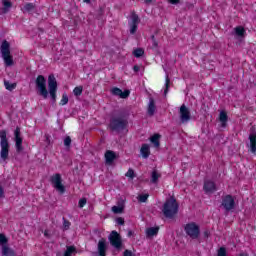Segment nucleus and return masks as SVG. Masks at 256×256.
Listing matches in <instances>:
<instances>
[{
  "label": "nucleus",
  "mask_w": 256,
  "mask_h": 256,
  "mask_svg": "<svg viewBox=\"0 0 256 256\" xmlns=\"http://www.w3.org/2000/svg\"><path fill=\"white\" fill-rule=\"evenodd\" d=\"M129 125V110L121 109L110 117L108 128L114 133L125 131Z\"/></svg>",
  "instance_id": "nucleus-1"
},
{
  "label": "nucleus",
  "mask_w": 256,
  "mask_h": 256,
  "mask_svg": "<svg viewBox=\"0 0 256 256\" xmlns=\"http://www.w3.org/2000/svg\"><path fill=\"white\" fill-rule=\"evenodd\" d=\"M162 213L166 219H174L175 215L179 213V203L175 197L166 199L162 207Z\"/></svg>",
  "instance_id": "nucleus-2"
},
{
  "label": "nucleus",
  "mask_w": 256,
  "mask_h": 256,
  "mask_svg": "<svg viewBox=\"0 0 256 256\" xmlns=\"http://www.w3.org/2000/svg\"><path fill=\"white\" fill-rule=\"evenodd\" d=\"M0 157L3 161L9 159V139H7V131L0 130Z\"/></svg>",
  "instance_id": "nucleus-3"
},
{
  "label": "nucleus",
  "mask_w": 256,
  "mask_h": 256,
  "mask_svg": "<svg viewBox=\"0 0 256 256\" xmlns=\"http://www.w3.org/2000/svg\"><path fill=\"white\" fill-rule=\"evenodd\" d=\"M1 54L6 67H13V56H11L10 44L4 40L1 44Z\"/></svg>",
  "instance_id": "nucleus-4"
},
{
  "label": "nucleus",
  "mask_w": 256,
  "mask_h": 256,
  "mask_svg": "<svg viewBox=\"0 0 256 256\" xmlns=\"http://www.w3.org/2000/svg\"><path fill=\"white\" fill-rule=\"evenodd\" d=\"M35 85L38 94L43 97V99H47V97H49V91L47 90V79H45V76L38 75L35 80Z\"/></svg>",
  "instance_id": "nucleus-5"
},
{
  "label": "nucleus",
  "mask_w": 256,
  "mask_h": 256,
  "mask_svg": "<svg viewBox=\"0 0 256 256\" xmlns=\"http://www.w3.org/2000/svg\"><path fill=\"white\" fill-rule=\"evenodd\" d=\"M184 231L190 239H199V235H201V228L195 222L186 224L184 226Z\"/></svg>",
  "instance_id": "nucleus-6"
},
{
  "label": "nucleus",
  "mask_w": 256,
  "mask_h": 256,
  "mask_svg": "<svg viewBox=\"0 0 256 256\" xmlns=\"http://www.w3.org/2000/svg\"><path fill=\"white\" fill-rule=\"evenodd\" d=\"M48 90L53 103H55L57 101V78L53 74L48 76Z\"/></svg>",
  "instance_id": "nucleus-7"
},
{
  "label": "nucleus",
  "mask_w": 256,
  "mask_h": 256,
  "mask_svg": "<svg viewBox=\"0 0 256 256\" xmlns=\"http://www.w3.org/2000/svg\"><path fill=\"white\" fill-rule=\"evenodd\" d=\"M220 207H223L225 213L233 211V209H235V198H233L230 194L222 196Z\"/></svg>",
  "instance_id": "nucleus-8"
},
{
  "label": "nucleus",
  "mask_w": 256,
  "mask_h": 256,
  "mask_svg": "<svg viewBox=\"0 0 256 256\" xmlns=\"http://www.w3.org/2000/svg\"><path fill=\"white\" fill-rule=\"evenodd\" d=\"M50 182L52 183L54 189L59 191V193H65V186L63 185V179L61 178V174L56 173L51 176Z\"/></svg>",
  "instance_id": "nucleus-9"
},
{
  "label": "nucleus",
  "mask_w": 256,
  "mask_h": 256,
  "mask_svg": "<svg viewBox=\"0 0 256 256\" xmlns=\"http://www.w3.org/2000/svg\"><path fill=\"white\" fill-rule=\"evenodd\" d=\"M108 239L110 241V245H112V247H115V249H121V247L123 246V240L121 239V235L115 230L110 233Z\"/></svg>",
  "instance_id": "nucleus-10"
},
{
  "label": "nucleus",
  "mask_w": 256,
  "mask_h": 256,
  "mask_svg": "<svg viewBox=\"0 0 256 256\" xmlns=\"http://www.w3.org/2000/svg\"><path fill=\"white\" fill-rule=\"evenodd\" d=\"M180 122L182 124L189 123L191 121V111L185 104H182L179 110Z\"/></svg>",
  "instance_id": "nucleus-11"
},
{
  "label": "nucleus",
  "mask_w": 256,
  "mask_h": 256,
  "mask_svg": "<svg viewBox=\"0 0 256 256\" xmlns=\"http://www.w3.org/2000/svg\"><path fill=\"white\" fill-rule=\"evenodd\" d=\"M14 141L17 153H21L23 151V138H21V128L19 126L14 131Z\"/></svg>",
  "instance_id": "nucleus-12"
},
{
  "label": "nucleus",
  "mask_w": 256,
  "mask_h": 256,
  "mask_svg": "<svg viewBox=\"0 0 256 256\" xmlns=\"http://www.w3.org/2000/svg\"><path fill=\"white\" fill-rule=\"evenodd\" d=\"M131 23L130 25V34L135 35L137 33V27L139 23H141V19H139V15H137L135 12H132L131 14Z\"/></svg>",
  "instance_id": "nucleus-13"
},
{
  "label": "nucleus",
  "mask_w": 256,
  "mask_h": 256,
  "mask_svg": "<svg viewBox=\"0 0 256 256\" xmlns=\"http://www.w3.org/2000/svg\"><path fill=\"white\" fill-rule=\"evenodd\" d=\"M249 141L248 147H250L251 153H256V128L254 126L250 129Z\"/></svg>",
  "instance_id": "nucleus-14"
},
{
  "label": "nucleus",
  "mask_w": 256,
  "mask_h": 256,
  "mask_svg": "<svg viewBox=\"0 0 256 256\" xmlns=\"http://www.w3.org/2000/svg\"><path fill=\"white\" fill-rule=\"evenodd\" d=\"M98 255L106 256L107 255V240L101 238L98 242Z\"/></svg>",
  "instance_id": "nucleus-15"
},
{
  "label": "nucleus",
  "mask_w": 256,
  "mask_h": 256,
  "mask_svg": "<svg viewBox=\"0 0 256 256\" xmlns=\"http://www.w3.org/2000/svg\"><path fill=\"white\" fill-rule=\"evenodd\" d=\"M130 91L129 90H125L123 92V90H121L120 88H113L112 89V95H115L116 97H119L120 99H127V97H129L130 95Z\"/></svg>",
  "instance_id": "nucleus-16"
},
{
  "label": "nucleus",
  "mask_w": 256,
  "mask_h": 256,
  "mask_svg": "<svg viewBox=\"0 0 256 256\" xmlns=\"http://www.w3.org/2000/svg\"><path fill=\"white\" fill-rule=\"evenodd\" d=\"M203 189L205 193H215V191H217V186L215 185V182L207 180L204 182Z\"/></svg>",
  "instance_id": "nucleus-17"
},
{
  "label": "nucleus",
  "mask_w": 256,
  "mask_h": 256,
  "mask_svg": "<svg viewBox=\"0 0 256 256\" xmlns=\"http://www.w3.org/2000/svg\"><path fill=\"white\" fill-rule=\"evenodd\" d=\"M117 159V154L114 151L108 150L105 153L106 165H113V161Z\"/></svg>",
  "instance_id": "nucleus-18"
},
{
  "label": "nucleus",
  "mask_w": 256,
  "mask_h": 256,
  "mask_svg": "<svg viewBox=\"0 0 256 256\" xmlns=\"http://www.w3.org/2000/svg\"><path fill=\"white\" fill-rule=\"evenodd\" d=\"M155 111H157V106H155V99H153V97H150L147 109L149 117H153V115H155Z\"/></svg>",
  "instance_id": "nucleus-19"
},
{
  "label": "nucleus",
  "mask_w": 256,
  "mask_h": 256,
  "mask_svg": "<svg viewBox=\"0 0 256 256\" xmlns=\"http://www.w3.org/2000/svg\"><path fill=\"white\" fill-rule=\"evenodd\" d=\"M140 153L143 159H149V155H151V148L149 147V144H142Z\"/></svg>",
  "instance_id": "nucleus-20"
},
{
  "label": "nucleus",
  "mask_w": 256,
  "mask_h": 256,
  "mask_svg": "<svg viewBox=\"0 0 256 256\" xmlns=\"http://www.w3.org/2000/svg\"><path fill=\"white\" fill-rule=\"evenodd\" d=\"M228 120L229 116H227V112L221 111L219 114V121L221 122L222 127H227Z\"/></svg>",
  "instance_id": "nucleus-21"
},
{
  "label": "nucleus",
  "mask_w": 256,
  "mask_h": 256,
  "mask_svg": "<svg viewBox=\"0 0 256 256\" xmlns=\"http://www.w3.org/2000/svg\"><path fill=\"white\" fill-rule=\"evenodd\" d=\"M158 233H159V226L150 227L146 229L147 237H155V235H158Z\"/></svg>",
  "instance_id": "nucleus-22"
},
{
  "label": "nucleus",
  "mask_w": 256,
  "mask_h": 256,
  "mask_svg": "<svg viewBox=\"0 0 256 256\" xmlns=\"http://www.w3.org/2000/svg\"><path fill=\"white\" fill-rule=\"evenodd\" d=\"M2 255L3 256H17L15 250L11 249L9 246L2 247Z\"/></svg>",
  "instance_id": "nucleus-23"
},
{
  "label": "nucleus",
  "mask_w": 256,
  "mask_h": 256,
  "mask_svg": "<svg viewBox=\"0 0 256 256\" xmlns=\"http://www.w3.org/2000/svg\"><path fill=\"white\" fill-rule=\"evenodd\" d=\"M159 139H161V134H154L152 137H150L151 143H153L154 147H160L161 143L159 142Z\"/></svg>",
  "instance_id": "nucleus-24"
},
{
  "label": "nucleus",
  "mask_w": 256,
  "mask_h": 256,
  "mask_svg": "<svg viewBox=\"0 0 256 256\" xmlns=\"http://www.w3.org/2000/svg\"><path fill=\"white\" fill-rule=\"evenodd\" d=\"M2 5H3V13H8L9 9L13 7V3L9 0H2Z\"/></svg>",
  "instance_id": "nucleus-25"
},
{
  "label": "nucleus",
  "mask_w": 256,
  "mask_h": 256,
  "mask_svg": "<svg viewBox=\"0 0 256 256\" xmlns=\"http://www.w3.org/2000/svg\"><path fill=\"white\" fill-rule=\"evenodd\" d=\"M234 31L237 37H245V28H243V26H237L234 28Z\"/></svg>",
  "instance_id": "nucleus-26"
},
{
  "label": "nucleus",
  "mask_w": 256,
  "mask_h": 256,
  "mask_svg": "<svg viewBox=\"0 0 256 256\" xmlns=\"http://www.w3.org/2000/svg\"><path fill=\"white\" fill-rule=\"evenodd\" d=\"M73 253H77V248H75V246H66L64 256H71Z\"/></svg>",
  "instance_id": "nucleus-27"
},
{
  "label": "nucleus",
  "mask_w": 256,
  "mask_h": 256,
  "mask_svg": "<svg viewBox=\"0 0 256 256\" xmlns=\"http://www.w3.org/2000/svg\"><path fill=\"white\" fill-rule=\"evenodd\" d=\"M4 87L7 89V91H13V89L17 88V83H10L7 80H4Z\"/></svg>",
  "instance_id": "nucleus-28"
},
{
  "label": "nucleus",
  "mask_w": 256,
  "mask_h": 256,
  "mask_svg": "<svg viewBox=\"0 0 256 256\" xmlns=\"http://www.w3.org/2000/svg\"><path fill=\"white\" fill-rule=\"evenodd\" d=\"M133 55L139 59V57H143V55H145V50H143V48H137L133 51Z\"/></svg>",
  "instance_id": "nucleus-29"
},
{
  "label": "nucleus",
  "mask_w": 256,
  "mask_h": 256,
  "mask_svg": "<svg viewBox=\"0 0 256 256\" xmlns=\"http://www.w3.org/2000/svg\"><path fill=\"white\" fill-rule=\"evenodd\" d=\"M124 209H125V206H123V205L112 207V211L115 213V215H119V214L123 213Z\"/></svg>",
  "instance_id": "nucleus-30"
},
{
  "label": "nucleus",
  "mask_w": 256,
  "mask_h": 256,
  "mask_svg": "<svg viewBox=\"0 0 256 256\" xmlns=\"http://www.w3.org/2000/svg\"><path fill=\"white\" fill-rule=\"evenodd\" d=\"M8 239H7V236H5V234H1L0 233V245L1 247H7V243H8Z\"/></svg>",
  "instance_id": "nucleus-31"
},
{
  "label": "nucleus",
  "mask_w": 256,
  "mask_h": 256,
  "mask_svg": "<svg viewBox=\"0 0 256 256\" xmlns=\"http://www.w3.org/2000/svg\"><path fill=\"white\" fill-rule=\"evenodd\" d=\"M171 83V79H169V75L166 76L165 89H164V97H167L169 93V85Z\"/></svg>",
  "instance_id": "nucleus-32"
},
{
  "label": "nucleus",
  "mask_w": 256,
  "mask_h": 256,
  "mask_svg": "<svg viewBox=\"0 0 256 256\" xmlns=\"http://www.w3.org/2000/svg\"><path fill=\"white\" fill-rule=\"evenodd\" d=\"M33 9H35V4L33 3H27L24 5V11H26V13H31Z\"/></svg>",
  "instance_id": "nucleus-33"
},
{
  "label": "nucleus",
  "mask_w": 256,
  "mask_h": 256,
  "mask_svg": "<svg viewBox=\"0 0 256 256\" xmlns=\"http://www.w3.org/2000/svg\"><path fill=\"white\" fill-rule=\"evenodd\" d=\"M75 97H80L83 94V86L75 87L73 90Z\"/></svg>",
  "instance_id": "nucleus-34"
},
{
  "label": "nucleus",
  "mask_w": 256,
  "mask_h": 256,
  "mask_svg": "<svg viewBox=\"0 0 256 256\" xmlns=\"http://www.w3.org/2000/svg\"><path fill=\"white\" fill-rule=\"evenodd\" d=\"M147 199H149V194H140L138 196V201L140 203H147Z\"/></svg>",
  "instance_id": "nucleus-35"
},
{
  "label": "nucleus",
  "mask_w": 256,
  "mask_h": 256,
  "mask_svg": "<svg viewBox=\"0 0 256 256\" xmlns=\"http://www.w3.org/2000/svg\"><path fill=\"white\" fill-rule=\"evenodd\" d=\"M151 177V183H157V181H159L160 175L157 173V171H153Z\"/></svg>",
  "instance_id": "nucleus-36"
},
{
  "label": "nucleus",
  "mask_w": 256,
  "mask_h": 256,
  "mask_svg": "<svg viewBox=\"0 0 256 256\" xmlns=\"http://www.w3.org/2000/svg\"><path fill=\"white\" fill-rule=\"evenodd\" d=\"M151 40H152V48L153 49H159V42L155 38V35L151 36Z\"/></svg>",
  "instance_id": "nucleus-37"
},
{
  "label": "nucleus",
  "mask_w": 256,
  "mask_h": 256,
  "mask_svg": "<svg viewBox=\"0 0 256 256\" xmlns=\"http://www.w3.org/2000/svg\"><path fill=\"white\" fill-rule=\"evenodd\" d=\"M68 103H69V96H67V94H63L60 104L67 105Z\"/></svg>",
  "instance_id": "nucleus-38"
},
{
  "label": "nucleus",
  "mask_w": 256,
  "mask_h": 256,
  "mask_svg": "<svg viewBox=\"0 0 256 256\" xmlns=\"http://www.w3.org/2000/svg\"><path fill=\"white\" fill-rule=\"evenodd\" d=\"M85 205H87V198L80 199L78 202V207L80 209H83L85 207Z\"/></svg>",
  "instance_id": "nucleus-39"
},
{
  "label": "nucleus",
  "mask_w": 256,
  "mask_h": 256,
  "mask_svg": "<svg viewBox=\"0 0 256 256\" xmlns=\"http://www.w3.org/2000/svg\"><path fill=\"white\" fill-rule=\"evenodd\" d=\"M63 227H64L65 231L69 230V227H71V222H69V220L65 219V217H63Z\"/></svg>",
  "instance_id": "nucleus-40"
},
{
  "label": "nucleus",
  "mask_w": 256,
  "mask_h": 256,
  "mask_svg": "<svg viewBox=\"0 0 256 256\" xmlns=\"http://www.w3.org/2000/svg\"><path fill=\"white\" fill-rule=\"evenodd\" d=\"M64 145H65V147H67V149H70V147H71V137L70 136L65 137Z\"/></svg>",
  "instance_id": "nucleus-41"
},
{
  "label": "nucleus",
  "mask_w": 256,
  "mask_h": 256,
  "mask_svg": "<svg viewBox=\"0 0 256 256\" xmlns=\"http://www.w3.org/2000/svg\"><path fill=\"white\" fill-rule=\"evenodd\" d=\"M217 255L218 256H227V249L225 247H220Z\"/></svg>",
  "instance_id": "nucleus-42"
},
{
  "label": "nucleus",
  "mask_w": 256,
  "mask_h": 256,
  "mask_svg": "<svg viewBox=\"0 0 256 256\" xmlns=\"http://www.w3.org/2000/svg\"><path fill=\"white\" fill-rule=\"evenodd\" d=\"M126 177H130V179H133L135 177V171L130 168L126 173Z\"/></svg>",
  "instance_id": "nucleus-43"
},
{
  "label": "nucleus",
  "mask_w": 256,
  "mask_h": 256,
  "mask_svg": "<svg viewBox=\"0 0 256 256\" xmlns=\"http://www.w3.org/2000/svg\"><path fill=\"white\" fill-rule=\"evenodd\" d=\"M116 223L118 225H125V219H123L122 217H118L116 218Z\"/></svg>",
  "instance_id": "nucleus-44"
},
{
  "label": "nucleus",
  "mask_w": 256,
  "mask_h": 256,
  "mask_svg": "<svg viewBox=\"0 0 256 256\" xmlns=\"http://www.w3.org/2000/svg\"><path fill=\"white\" fill-rule=\"evenodd\" d=\"M123 256H135L131 250H125Z\"/></svg>",
  "instance_id": "nucleus-45"
},
{
  "label": "nucleus",
  "mask_w": 256,
  "mask_h": 256,
  "mask_svg": "<svg viewBox=\"0 0 256 256\" xmlns=\"http://www.w3.org/2000/svg\"><path fill=\"white\" fill-rule=\"evenodd\" d=\"M140 69H141V67H139V65H135L133 67V70L135 71V73H139Z\"/></svg>",
  "instance_id": "nucleus-46"
},
{
  "label": "nucleus",
  "mask_w": 256,
  "mask_h": 256,
  "mask_svg": "<svg viewBox=\"0 0 256 256\" xmlns=\"http://www.w3.org/2000/svg\"><path fill=\"white\" fill-rule=\"evenodd\" d=\"M179 1L181 0H169V3H171L172 5H177L179 4Z\"/></svg>",
  "instance_id": "nucleus-47"
},
{
  "label": "nucleus",
  "mask_w": 256,
  "mask_h": 256,
  "mask_svg": "<svg viewBox=\"0 0 256 256\" xmlns=\"http://www.w3.org/2000/svg\"><path fill=\"white\" fill-rule=\"evenodd\" d=\"M5 195V190H3V187H0V199L1 197H4Z\"/></svg>",
  "instance_id": "nucleus-48"
},
{
  "label": "nucleus",
  "mask_w": 256,
  "mask_h": 256,
  "mask_svg": "<svg viewBox=\"0 0 256 256\" xmlns=\"http://www.w3.org/2000/svg\"><path fill=\"white\" fill-rule=\"evenodd\" d=\"M128 237H133V232L131 230H128V234H127Z\"/></svg>",
  "instance_id": "nucleus-49"
},
{
  "label": "nucleus",
  "mask_w": 256,
  "mask_h": 256,
  "mask_svg": "<svg viewBox=\"0 0 256 256\" xmlns=\"http://www.w3.org/2000/svg\"><path fill=\"white\" fill-rule=\"evenodd\" d=\"M204 237H209V231L204 232Z\"/></svg>",
  "instance_id": "nucleus-50"
},
{
  "label": "nucleus",
  "mask_w": 256,
  "mask_h": 256,
  "mask_svg": "<svg viewBox=\"0 0 256 256\" xmlns=\"http://www.w3.org/2000/svg\"><path fill=\"white\" fill-rule=\"evenodd\" d=\"M44 236H45V237H49V232L45 231V232H44Z\"/></svg>",
  "instance_id": "nucleus-51"
},
{
  "label": "nucleus",
  "mask_w": 256,
  "mask_h": 256,
  "mask_svg": "<svg viewBox=\"0 0 256 256\" xmlns=\"http://www.w3.org/2000/svg\"><path fill=\"white\" fill-rule=\"evenodd\" d=\"M84 3H91V0H83Z\"/></svg>",
  "instance_id": "nucleus-52"
},
{
  "label": "nucleus",
  "mask_w": 256,
  "mask_h": 256,
  "mask_svg": "<svg viewBox=\"0 0 256 256\" xmlns=\"http://www.w3.org/2000/svg\"><path fill=\"white\" fill-rule=\"evenodd\" d=\"M153 0H145V3H152Z\"/></svg>",
  "instance_id": "nucleus-53"
}]
</instances>
